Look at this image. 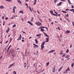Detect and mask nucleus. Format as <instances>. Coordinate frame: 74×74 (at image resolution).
Returning <instances> with one entry per match:
<instances>
[{
    "mask_svg": "<svg viewBox=\"0 0 74 74\" xmlns=\"http://www.w3.org/2000/svg\"><path fill=\"white\" fill-rule=\"evenodd\" d=\"M35 25H37V26H41L42 25V23L39 22H38L35 23Z\"/></svg>",
    "mask_w": 74,
    "mask_h": 74,
    "instance_id": "1",
    "label": "nucleus"
},
{
    "mask_svg": "<svg viewBox=\"0 0 74 74\" xmlns=\"http://www.w3.org/2000/svg\"><path fill=\"white\" fill-rule=\"evenodd\" d=\"M15 65V63H13L12 64H10L9 66L8 67V69H10V68H11V67H12V66H14Z\"/></svg>",
    "mask_w": 74,
    "mask_h": 74,
    "instance_id": "2",
    "label": "nucleus"
},
{
    "mask_svg": "<svg viewBox=\"0 0 74 74\" xmlns=\"http://www.w3.org/2000/svg\"><path fill=\"white\" fill-rule=\"evenodd\" d=\"M15 9H16V7H14L13 8V13H15Z\"/></svg>",
    "mask_w": 74,
    "mask_h": 74,
    "instance_id": "3",
    "label": "nucleus"
},
{
    "mask_svg": "<svg viewBox=\"0 0 74 74\" xmlns=\"http://www.w3.org/2000/svg\"><path fill=\"white\" fill-rule=\"evenodd\" d=\"M22 39V36L21 35V34L20 35V36L19 38L18 39L17 41H18V40H21V39Z\"/></svg>",
    "mask_w": 74,
    "mask_h": 74,
    "instance_id": "4",
    "label": "nucleus"
},
{
    "mask_svg": "<svg viewBox=\"0 0 74 74\" xmlns=\"http://www.w3.org/2000/svg\"><path fill=\"white\" fill-rule=\"evenodd\" d=\"M55 50H52L50 51H49V52L48 53H53V52H55Z\"/></svg>",
    "mask_w": 74,
    "mask_h": 74,
    "instance_id": "5",
    "label": "nucleus"
},
{
    "mask_svg": "<svg viewBox=\"0 0 74 74\" xmlns=\"http://www.w3.org/2000/svg\"><path fill=\"white\" fill-rule=\"evenodd\" d=\"M33 45H34V48H38V45H36V44H34V43Z\"/></svg>",
    "mask_w": 74,
    "mask_h": 74,
    "instance_id": "6",
    "label": "nucleus"
},
{
    "mask_svg": "<svg viewBox=\"0 0 74 74\" xmlns=\"http://www.w3.org/2000/svg\"><path fill=\"white\" fill-rule=\"evenodd\" d=\"M43 33L44 34V35H45V36L46 37H49V36L47 34H46V33H45V32H44Z\"/></svg>",
    "mask_w": 74,
    "mask_h": 74,
    "instance_id": "7",
    "label": "nucleus"
},
{
    "mask_svg": "<svg viewBox=\"0 0 74 74\" xmlns=\"http://www.w3.org/2000/svg\"><path fill=\"white\" fill-rule=\"evenodd\" d=\"M63 3V2H61L59 3L58 4H57V5H61Z\"/></svg>",
    "mask_w": 74,
    "mask_h": 74,
    "instance_id": "8",
    "label": "nucleus"
},
{
    "mask_svg": "<svg viewBox=\"0 0 74 74\" xmlns=\"http://www.w3.org/2000/svg\"><path fill=\"white\" fill-rule=\"evenodd\" d=\"M27 23H29V24H30V25H31V26H33V24L32 23H31V22L28 21H27Z\"/></svg>",
    "mask_w": 74,
    "mask_h": 74,
    "instance_id": "9",
    "label": "nucleus"
},
{
    "mask_svg": "<svg viewBox=\"0 0 74 74\" xmlns=\"http://www.w3.org/2000/svg\"><path fill=\"white\" fill-rule=\"evenodd\" d=\"M67 33H70V31L68 30H66V34H67Z\"/></svg>",
    "mask_w": 74,
    "mask_h": 74,
    "instance_id": "10",
    "label": "nucleus"
},
{
    "mask_svg": "<svg viewBox=\"0 0 74 74\" xmlns=\"http://www.w3.org/2000/svg\"><path fill=\"white\" fill-rule=\"evenodd\" d=\"M0 8L2 9H4V7L3 6V5H1L0 6Z\"/></svg>",
    "mask_w": 74,
    "mask_h": 74,
    "instance_id": "11",
    "label": "nucleus"
},
{
    "mask_svg": "<svg viewBox=\"0 0 74 74\" xmlns=\"http://www.w3.org/2000/svg\"><path fill=\"white\" fill-rule=\"evenodd\" d=\"M48 41H49V38H46V42H48Z\"/></svg>",
    "mask_w": 74,
    "mask_h": 74,
    "instance_id": "12",
    "label": "nucleus"
},
{
    "mask_svg": "<svg viewBox=\"0 0 74 74\" xmlns=\"http://www.w3.org/2000/svg\"><path fill=\"white\" fill-rule=\"evenodd\" d=\"M44 48V46L42 45H41V49L42 50V49Z\"/></svg>",
    "mask_w": 74,
    "mask_h": 74,
    "instance_id": "13",
    "label": "nucleus"
},
{
    "mask_svg": "<svg viewBox=\"0 0 74 74\" xmlns=\"http://www.w3.org/2000/svg\"><path fill=\"white\" fill-rule=\"evenodd\" d=\"M35 41L36 44H38V41H37V39H35Z\"/></svg>",
    "mask_w": 74,
    "mask_h": 74,
    "instance_id": "14",
    "label": "nucleus"
},
{
    "mask_svg": "<svg viewBox=\"0 0 74 74\" xmlns=\"http://www.w3.org/2000/svg\"><path fill=\"white\" fill-rule=\"evenodd\" d=\"M40 31H41V32H44V29H42V28H41L40 29Z\"/></svg>",
    "mask_w": 74,
    "mask_h": 74,
    "instance_id": "15",
    "label": "nucleus"
},
{
    "mask_svg": "<svg viewBox=\"0 0 74 74\" xmlns=\"http://www.w3.org/2000/svg\"><path fill=\"white\" fill-rule=\"evenodd\" d=\"M41 36V34H37L36 35V37H39V36Z\"/></svg>",
    "mask_w": 74,
    "mask_h": 74,
    "instance_id": "16",
    "label": "nucleus"
},
{
    "mask_svg": "<svg viewBox=\"0 0 74 74\" xmlns=\"http://www.w3.org/2000/svg\"><path fill=\"white\" fill-rule=\"evenodd\" d=\"M53 73H55V68H53Z\"/></svg>",
    "mask_w": 74,
    "mask_h": 74,
    "instance_id": "17",
    "label": "nucleus"
},
{
    "mask_svg": "<svg viewBox=\"0 0 74 74\" xmlns=\"http://www.w3.org/2000/svg\"><path fill=\"white\" fill-rule=\"evenodd\" d=\"M45 44V42L44 41L42 42V45H44Z\"/></svg>",
    "mask_w": 74,
    "mask_h": 74,
    "instance_id": "18",
    "label": "nucleus"
},
{
    "mask_svg": "<svg viewBox=\"0 0 74 74\" xmlns=\"http://www.w3.org/2000/svg\"><path fill=\"white\" fill-rule=\"evenodd\" d=\"M17 2L19 3L20 4H22V3L21 2V1H19V0H18L17 1Z\"/></svg>",
    "mask_w": 74,
    "mask_h": 74,
    "instance_id": "19",
    "label": "nucleus"
},
{
    "mask_svg": "<svg viewBox=\"0 0 74 74\" xmlns=\"http://www.w3.org/2000/svg\"><path fill=\"white\" fill-rule=\"evenodd\" d=\"M70 57V56L69 55H66L65 57V58H69Z\"/></svg>",
    "mask_w": 74,
    "mask_h": 74,
    "instance_id": "20",
    "label": "nucleus"
},
{
    "mask_svg": "<svg viewBox=\"0 0 74 74\" xmlns=\"http://www.w3.org/2000/svg\"><path fill=\"white\" fill-rule=\"evenodd\" d=\"M69 14L68 13V15H66L65 16V18H66V17H67V16H69V15L68 14Z\"/></svg>",
    "mask_w": 74,
    "mask_h": 74,
    "instance_id": "21",
    "label": "nucleus"
},
{
    "mask_svg": "<svg viewBox=\"0 0 74 74\" xmlns=\"http://www.w3.org/2000/svg\"><path fill=\"white\" fill-rule=\"evenodd\" d=\"M33 19H34V18L33 17H32L30 21L31 22H33Z\"/></svg>",
    "mask_w": 74,
    "mask_h": 74,
    "instance_id": "22",
    "label": "nucleus"
},
{
    "mask_svg": "<svg viewBox=\"0 0 74 74\" xmlns=\"http://www.w3.org/2000/svg\"><path fill=\"white\" fill-rule=\"evenodd\" d=\"M74 63H73L72 64H71V67H72V68L73 67V66H74Z\"/></svg>",
    "mask_w": 74,
    "mask_h": 74,
    "instance_id": "23",
    "label": "nucleus"
},
{
    "mask_svg": "<svg viewBox=\"0 0 74 74\" xmlns=\"http://www.w3.org/2000/svg\"><path fill=\"white\" fill-rule=\"evenodd\" d=\"M19 13H21L22 14H23V12L22 11H20L19 12Z\"/></svg>",
    "mask_w": 74,
    "mask_h": 74,
    "instance_id": "24",
    "label": "nucleus"
},
{
    "mask_svg": "<svg viewBox=\"0 0 74 74\" xmlns=\"http://www.w3.org/2000/svg\"><path fill=\"white\" fill-rule=\"evenodd\" d=\"M38 18L40 20V22H42V19H41V18H39L38 17Z\"/></svg>",
    "mask_w": 74,
    "mask_h": 74,
    "instance_id": "25",
    "label": "nucleus"
},
{
    "mask_svg": "<svg viewBox=\"0 0 74 74\" xmlns=\"http://www.w3.org/2000/svg\"><path fill=\"white\" fill-rule=\"evenodd\" d=\"M67 1H68V3L70 4H71V3L70 2V0H67Z\"/></svg>",
    "mask_w": 74,
    "mask_h": 74,
    "instance_id": "26",
    "label": "nucleus"
},
{
    "mask_svg": "<svg viewBox=\"0 0 74 74\" xmlns=\"http://www.w3.org/2000/svg\"><path fill=\"white\" fill-rule=\"evenodd\" d=\"M29 8L30 11L31 12H32V9H31V7H30V6H29Z\"/></svg>",
    "mask_w": 74,
    "mask_h": 74,
    "instance_id": "27",
    "label": "nucleus"
},
{
    "mask_svg": "<svg viewBox=\"0 0 74 74\" xmlns=\"http://www.w3.org/2000/svg\"><path fill=\"white\" fill-rule=\"evenodd\" d=\"M67 70L66 69L65 70V72H64V74H66V73H67Z\"/></svg>",
    "mask_w": 74,
    "mask_h": 74,
    "instance_id": "28",
    "label": "nucleus"
},
{
    "mask_svg": "<svg viewBox=\"0 0 74 74\" xmlns=\"http://www.w3.org/2000/svg\"><path fill=\"white\" fill-rule=\"evenodd\" d=\"M50 12L51 14H53V12L52 11L50 10Z\"/></svg>",
    "mask_w": 74,
    "mask_h": 74,
    "instance_id": "29",
    "label": "nucleus"
},
{
    "mask_svg": "<svg viewBox=\"0 0 74 74\" xmlns=\"http://www.w3.org/2000/svg\"><path fill=\"white\" fill-rule=\"evenodd\" d=\"M62 12H63V13H67V12H66V11H62Z\"/></svg>",
    "mask_w": 74,
    "mask_h": 74,
    "instance_id": "30",
    "label": "nucleus"
},
{
    "mask_svg": "<svg viewBox=\"0 0 74 74\" xmlns=\"http://www.w3.org/2000/svg\"><path fill=\"white\" fill-rule=\"evenodd\" d=\"M65 19H67V20L68 21V22H70V21L69 19H68V18H65Z\"/></svg>",
    "mask_w": 74,
    "mask_h": 74,
    "instance_id": "31",
    "label": "nucleus"
},
{
    "mask_svg": "<svg viewBox=\"0 0 74 74\" xmlns=\"http://www.w3.org/2000/svg\"><path fill=\"white\" fill-rule=\"evenodd\" d=\"M67 71H70V68H69V67H68L67 69H66Z\"/></svg>",
    "mask_w": 74,
    "mask_h": 74,
    "instance_id": "32",
    "label": "nucleus"
},
{
    "mask_svg": "<svg viewBox=\"0 0 74 74\" xmlns=\"http://www.w3.org/2000/svg\"><path fill=\"white\" fill-rule=\"evenodd\" d=\"M47 65L46 66H48L49 64V62H48L47 63Z\"/></svg>",
    "mask_w": 74,
    "mask_h": 74,
    "instance_id": "33",
    "label": "nucleus"
},
{
    "mask_svg": "<svg viewBox=\"0 0 74 74\" xmlns=\"http://www.w3.org/2000/svg\"><path fill=\"white\" fill-rule=\"evenodd\" d=\"M6 1H11L12 0H5Z\"/></svg>",
    "mask_w": 74,
    "mask_h": 74,
    "instance_id": "34",
    "label": "nucleus"
},
{
    "mask_svg": "<svg viewBox=\"0 0 74 74\" xmlns=\"http://www.w3.org/2000/svg\"><path fill=\"white\" fill-rule=\"evenodd\" d=\"M66 56V54H63V55L62 56V57H64Z\"/></svg>",
    "mask_w": 74,
    "mask_h": 74,
    "instance_id": "35",
    "label": "nucleus"
},
{
    "mask_svg": "<svg viewBox=\"0 0 74 74\" xmlns=\"http://www.w3.org/2000/svg\"><path fill=\"white\" fill-rule=\"evenodd\" d=\"M10 47H8V48L7 49V52H8V51H9V49L10 48Z\"/></svg>",
    "mask_w": 74,
    "mask_h": 74,
    "instance_id": "36",
    "label": "nucleus"
},
{
    "mask_svg": "<svg viewBox=\"0 0 74 74\" xmlns=\"http://www.w3.org/2000/svg\"><path fill=\"white\" fill-rule=\"evenodd\" d=\"M69 52V49H67V50L66 51V52L68 53V52Z\"/></svg>",
    "mask_w": 74,
    "mask_h": 74,
    "instance_id": "37",
    "label": "nucleus"
},
{
    "mask_svg": "<svg viewBox=\"0 0 74 74\" xmlns=\"http://www.w3.org/2000/svg\"><path fill=\"white\" fill-rule=\"evenodd\" d=\"M54 3H56L58 1V0H54Z\"/></svg>",
    "mask_w": 74,
    "mask_h": 74,
    "instance_id": "38",
    "label": "nucleus"
},
{
    "mask_svg": "<svg viewBox=\"0 0 74 74\" xmlns=\"http://www.w3.org/2000/svg\"><path fill=\"white\" fill-rule=\"evenodd\" d=\"M73 10H74V9H70V10L69 11H73Z\"/></svg>",
    "mask_w": 74,
    "mask_h": 74,
    "instance_id": "39",
    "label": "nucleus"
},
{
    "mask_svg": "<svg viewBox=\"0 0 74 74\" xmlns=\"http://www.w3.org/2000/svg\"><path fill=\"white\" fill-rule=\"evenodd\" d=\"M63 53V51H61L60 53V55H62Z\"/></svg>",
    "mask_w": 74,
    "mask_h": 74,
    "instance_id": "40",
    "label": "nucleus"
},
{
    "mask_svg": "<svg viewBox=\"0 0 74 74\" xmlns=\"http://www.w3.org/2000/svg\"><path fill=\"white\" fill-rule=\"evenodd\" d=\"M16 26V25L15 24H14L13 26V27H15Z\"/></svg>",
    "mask_w": 74,
    "mask_h": 74,
    "instance_id": "41",
    "label": "nucleus"
},
{
    "mask_svg": "<svg viewBox=\"0 0 74 74\" xmlns=\"http://www.w3.org/2000/svg\"><path fill=\"white\" fill-rule=\"evenodd\" d=\"M22 32L23 33H24V34H26V32L22 31Z\"/></svg>",
    "mask_w": 74,
    "mask_h": 74,
    "instance_id": "42",
    "label": "nucleus"
},
{
    "mask_svg": "<svg viewBox=\"0 0 74 74\" xmlns=\"http://www.w3.org/2000/svg\"><path fill=\"white\" fill-rule=\"evenodd\" d=\"M71 8H74V6H73V5H71Z\"/></svg>",
    "mask_w": 74,
    "mask_h": 74,
    "instance_id": "43",
    "label": "nucleus"
},
{
    "mask_svg": "<svg viewBox=\"0 0 74 74\" xmlns=\"http://www.w3.org/2000/svg\"><path fill=\"white\" fill-rule=\"evenodd\" d=\"M25 5H27V7H28V5H27V4L25 3Z\"/></svg>",
    "mask_w": 74,
    "mask_h": 74,
    "instance_id": "44",
    "label": "nucleus"
},
{
    "mask_svg": "<svg viewBox=\"0 0 74 74\" xmlns=\"http://www.w3.org/2000/svg\"><path fill=\"white\" fill-rule=\"evenodd\" d=\"M72 25L74 26V22L73 21H72Z\"/></svg>",
    "mask_w": 74,
    "mask_h": 74,
    "instance_id": "45",
    "label": "nucleus"
},
{
    "mask_svg": "<svg viewBox=\"0 0 74 74\" xmlns=\"http://www.w3.org/2000/svg\"><path fill=\"white\" fill-rule=\"evenodd\" d=\"M69 9H67L65 10V11H69Z\"/></svg>",
    "mask_w": 74,
    "mask_h": 74,
    "instance_id": "46",
    "label": "nucleus"
},
{
    "mask_svg": "<svg viewBox=\"0 0 74 74\" xmlns=\"http://www.w3.org/2000/svg\"><path fill=\"white\" fill-rule=\"evenodd\" d=\"M15 73H16V72H15V71H13V74H15Z\"/></svg>",
    "mask_w": 74,
    "mask_h": 74,
    "instance_id": "47",
    "label": "nucleus"
},
{
    "mask_svg": "<svg viewBox=\"0 0 74 74\" xmlns=\"http://www.w3.org/2000/svg\"><path fill=\"white\" fill-rule=\"evenodd\" d=\"M45 28H46V29L47 30V31H48V28H47V27H45Z\"/></svg>",
    "mask_w": 74,
    "mask_h": 74,
    "instance_id": "48",
    "label": "nucleus"
},
{
    "mask_svg": "<svg viewBox=\"0 0 74 74\" xmlns=\"http://www.w3.org/2000/svg\"><path fill=\"white\" fill-rule=\"evenodd\" d=\"M51 25H53V22H52V23H51Z\"/></svg>",
    "mask_w": 74,
    "mask_h": 74,
    "instance_id": "49",
    "label": "nucleus"
},
{
    "mask_svg": "<svg viewBox=\"0 0 74 74\" xmlns=\"http://www.w3.org/2000/svg\"><path fill=\"white\" fill-rule=\"evenodd\" d=\"M36 2H34V5H36Z\"/></svg>",
    "mask_w": 74,
    "mask_h": 74,
    "instance_id": "50",
    "label": "nucleus"
},
{
    "mask_svg": "<svg viewBox=\"0 0 74 74\" xmlns=\"http://www.w3.org/2000/svg\"><path fill=\"white\" fill-rule=\"evenodd\" d=\"M58 15V16H60V14H57Z\"/></svg>",
    "mask_w": 74,
    "mask_h": 74,
    "instance_id": "51",
    "label": "nucleus"
},
{
    "mask_svg": "<svg viewBox=\"0 0 74 74\" xmlns=\"http://www.w3.org/2000/svg\"><path fill=\"white\" fill-rule=\"evenodd\" d=\"M37 12L38 13V14H40V12H39V11H38V10H37Z\"/></svg>",
    "mask_w": 74,
    "mask_h": 74,
    "instance_id": "52",
    "label": "nucleus"
},
{
    "mask_svg": "<svg viewBox=\"0 0 74 74\" xmlns=\"http://www.w3.org/2000/svg\"><path fill=\"white\" fill-rule=\"evenodd\" d=\"M71 47H72V45L71 44L70 45V48H71Z\"/></svg>",
    "mask_w": 74,
    "mask_h": 74,
    "instance_id": "53",
    "label": "nucleus"
},
{
    "mask_svg": "<svg viewBox=\"0 0 74 74\" xmlns=\"http://www.w3.org/2000/svg\"><path fill=\"white\" fill-rule=\"evenodd\" d=\"M60 1H64L65 0H60Z\"/></svg>",
    "mask_w": 74,
    "mask_h": 74,
    "instance_id": "54",
    "label": "nucleus"
},
{
    "mask_svg": "<svg viewBox=\"0 0 74 74\" xmlns=\"http://www.w3.org/2000/svg\"><path fill=\"white\" fill-rule=\"evenodd\" d=\"M55 14H54V13H53L52 15H54V16H55Z\"/></svg>",
    "mask_w": 74,
    "mask_h": 74,
    "instance_id": "55",
    "label": "nucleus"
},
{
    "mask_svg": "<svg viewBox=\"0 0 74 74\" xmlns=\"http://www.w3.org/2000/svg\"><path fill=\"white\" fill-rule=\"evenodd\" d=\"M58 28L59 30H60V28H59V27H58Z\"/></svg>",
    "mask_w": 74,
    "mask_h": 74,
    "instance_id": "56",
    "label": "nucleus"
},
{
    "mask_svg": "<svg viewBox=\"0 0 74 74\" xmlns=\"http://www.w3.org/2000/svg\"><path fill=\"white\" fill-rule=\"evenodd\" d=\"M34 2H35L36 3L37 2V0H34Z\"/></svg>",
    "mask_w": 74,
    "mask_h": 74,
    "instance_id": "57",
    "label": "nucleus"
},
{
    "mask_svg": "<svg viewBox=\"0 0 74 74\" xmlns=\"http://www.w3.org/2000/svg\"><path fill=\"white\" fill-rule=\"evenodd\" d=\"M22 42H24V41H25L24 40H23V39H22Z\"/></svg>",
    "mask_w": 74,
    "mask_h": 74,
    "instance_id": "58",
    "label": "nucleus"
},
{
    "mask_svg": "<svg viewBox=\"0 0 74 74\" xmlns=\"http://www.w3.org/2000/svg\"><path fill=\"white\" fill-rule=\"evenodd\" d=\"M2 18L3 19L4 18V16H3L2 17Z\"/></svg>",
    "mask_w": 74,
    "mask_h": 74,
    "instance_id": "59",
    "label": "nucleus"
},
{
    "mask_svg": "<svg viewBox=\"0 0 74 74\" xmlns=\"http://www.w3.org/2000/svg\"><path fill=\"white\" fill-rule=\"evenodd\" d=\"M49 21H50V22H51V20L49 18Z\"/></svg>",
    "mask_w": 74,
    "mask_h": 74,
    "instance_id": "60",
    "label": "nucleus"
},
{
    "mask_svg": "<svg viewBox=\"0 0 74 74\" xmlns=\"http://www.w3.org/2000/svg\"><path fill=\"white\" fill-rule=\"evenodd\" d=\"M59 71H61V70L60 69V68L58 70Z\"/></svg>",
    "mask_w": 74,
    "mask_h": 74,
    "instance_id": "61",
    "label": "nucleus"
},
{
    "mask_svg": "<svg viewBox=\"0 0 74 74\" xmlns=\"http://www.w3.org/2000/svg\"><path fill=\"white\" fill-rule=\"evenodd\" d=\"M8 42V41L7 40L6 42H5V44H7V42Z\"/></svg>",
    "mask_w": 74,
    "mask_h": 74,
    "instance_id": "62",
    "label": "nucleus"
},
{
    "mask_svg": "<svg viewBox=\"0 0 74 74\" xmlns=\"http://www.w3.org/2000/svg\"><path fill=\"white\" fill-rule=\"evenodd\" d=\"M4 22L3 24V25H4V23H5V21H3Z\"/></svg>",
    "mask_w": 74,
    "mask_h": 74,
    "instance_id": "63",
    "label": "nucleus"
},
{
    "mask_svg": "<svg viewBox=\"0 0 74 74\" xmlns=\"http://www.w3.org/2000/svg\"><path fill=\"white\" fill-rule=\"evenodd\" d=\"M63 22H64V23H66V21H63Z\"/></svg>",
    "mask_w": 74,
    "mask_h": 74,
    "instance_id": "64",
    "label": "nucleus"
}]
</instances>
